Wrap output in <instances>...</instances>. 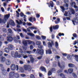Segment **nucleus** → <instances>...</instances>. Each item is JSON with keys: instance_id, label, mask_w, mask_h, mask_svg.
Here are the masks:
<instances>
[{"instance_id": "2f4dec72", "label": "nucleus", "mask_w": 78, "mask_h": 78, "mask_svg": "<svg viewBox=\"0 0 78 78\" xmlns=\"http://www.w3.org/2000/svg\"><path fill=\"white\" fill-rule=\"evenodd\" d=\"M67 58L68 59H69V60H70L71 59H72V56L70 55H68L67 56Z\"/></svg>"}, {"instance_id": "f8f14e48", "label": "nucleus", "mask_w": 78, "mask_h": 78, "mask_svg": "<svg viewBox=\"0 0 78 78\" xmlns=\"http://www.w3.org/2000/svg\"><path fill=\"white\" fill-rule=\"evenodd\" d=\"M8 31H9V32L7 33V35L8 36H11V35L10 34V33H12V30H11V29L9 28L8 29Z\"/></svg>"}, {"instance_id": "6e6d98bb", "label": "nucleus", "mask_w": 78, "mask_h": 78, "mask_svg": "<svg viewBox=\"0 0 78 78\" xmlns=\"http://www.w3.org/2000/svg\"><path fill=\"white\" fill-rule=\"evenodd\" d=\"M38 47L40 49H42V48H43V46L42 45H39L38 46Z\"/></svg>"}, {"instance_id": "49530a36", "label": "nucleus", "mask_w": 78, "mask_h": 78, "mask_svg": "<svg viewBox=\"0 0 78 78\" xmlns=\"http://www.w3.org/2000/svg\"><path fill=\"white\" fill-rule=\"evenodd\" d=\"M59 36L61 37V36H64V33H59L58 34Z\"/></svg>"}, {"instance_id": "7c9ffc66", "label": "nucleus", "mask_w": 78, "mask_h": 78, "mask_svg": "<svg viewBox=\"0 0 78 78\" xmlns=\"http://www.w3.org/2000/svg\"><path fill=\"white\" fill-rule=\"evenodd\" d=\"M36 44L37 45H40L41 44V41H37L36 42Z\"/></svg>"}, {"instance_id": "a19ab883", "label": "nucleus", "mask_w": 78, "mask_h": 78, "mask_svg": "<svg viewBox=\"0 0 78 78\" xmlns=\"http://www.w3.org/2000/svg\"><path fill=\"white\" fill-rule=\"evenodd\" d=\"M58 42L56 41L55 42V47L56 48H58Z\"/></svg>"}, {"instance_id": "052dcab7", "label": "nucleus", "mask_w": 78, "mask_h": 78, "mask_svg": "<svg viewBox=\"0 0 78 78\" xmlns=\"http://www.w3.org/2000/svg\"><path fill=\"white\" fill-rule=\"evenodd\" d=\"M27 53H28V54H31L32 53V52L31 51H27Z\"/></svg>"}, {"instance_id": "e433bc0d", "label": "nucleus", "mask_w": 78, "mask_h": 78, "mask_svg": "<svg viewBox=\"0 0 78 78\" xmlns=\"http://www.w3.org/2000/svg\"><path fill=\"white\" fill-rule=\"evenodd\" d=\"M73 77L74 78H77V76H76V74L75 73H73Z\"/></svg>"}, {"instance_id": "6e6552de", "label": "nucleus", "mask_w": 78, "mask_h": 78, "mask_svg": "<svg viewBox=\"0 0 78 78\" xmlns=\"http://www.w3.org/2000/svg\"><path fill=\"white\" fill-rule=\"evenodd\" d=\"M14 72L13 71L9 73V78H13L14 76Z\"/></svg>"}, {"instance_id": "4c0bfd02", "label": "nucleus", "mask_w": 78, "mask_h": 78, "mask_svg": "<svg viewBox=\"0 0 78 78\" xmlns=\"http://www.w3.org/2000/svg\"><path fill=\"white\" fill-rule=\"evenodd\" d=\"M2 31L3 33H7V30L5 28H4L2 29Z\"/></svg>"}, {"instance_id": "c03bdc74", "label": "nucleus", "mask_w": 78, "mask_h": 78, "mask_svg": "<svg viewBox=\"0 0 78 78\" xmlns=\"http://www.w3.org/2000/svg\"><path fill=\"white\" fill-rule=\"evenodd\" d=\"M50 70L52 72H55L56 71V69L54 68H52Z\"/></svg>"}, {"instance_id": "a878e982", "label": "nucleus", "mask_w": 78, "mask_h": 78, "mask_svg": "<svg viewBox=\"0 0 78 78\" xmlns=\"http://www.w3.org/2000/svg\"><path fill=\"white\" fill-rule=\"evenodd\" d=\"M10 22H11V24L12 25V26H14V25H15V23H14V21H13V20H11L10 21Z\"/></svg>"}, {"instance_id": "412c9836", "label": "nucleus", "mask_w": 78, "mask_h": 78, "mask_svg": "<svg viewBox=\"0 0 78 78\" xmlns=\"http://www.w3.org/2000/svg\"><path fill=\"white\" fill-rule=\"evenodd\" d=\"M75 59L77 62L78 61V55H75L74 56Z\"/></svg>"}, {"instance_id": "8fccbe9b", "label": "nucleus", "mask_w": 78, "mask_h": 78, "mask_svg": "<svg viewBox=\"0 0 78 78\" xmlns=\"http://www.w3.org/2000/svg\"><path fill=\"white\" fill-rule=\"evenodd\" d=\"M60 8H61L62 11H65V8H64V7H63V6H61Z\"/></svg>"}, {"instance_id": "ddd939ff", "label": "nucleus", "mask_w": 78, "mask_h": 78, "mask_svg": "<svg viewBox=\"0 0 78 78\" xmlns=\"http://www.w3.org/2000/svg\"><path fill=\"white\" fill-rule=\"evenodd\" d=\"M52 53V51L51 50V49H49L46 51V54H51Z\"/></svg>"}, {"instance_id": "69168bd1", "label": "nucleus", "mask_w": 78, "mask_h": 78, "mask_svg": "<svg viewBox=\"0 0 78 78\" xmlns=\"http://www.w3.org/2000/svg\"><path fill=\"white\" fill-rule=\"evenodd\" d=\"M24 16V14L21 12L20 13V16L21 17H23Z\"/></svg>"}, {"instance_id": "bf43d9fd", "label": "nucleus", "mask_w": 78, "mask_h": 78, "mask_svg": "<svg viewBox=\"0 0 78 78\" xmlns=\"http://www.w3.org/2000/svg\"><path fill=\"white\" fill-rule=\"evenodd\" d=\"M29 35L30 36H34V34H32L31 33H29Z\"/></svg>"}, {"instance_id": "79ce46f5", "label": "nucleus", "mask_w": 78, "mask_h": 78, "mask_svg": "<svg viewBox=\"0 0 78 78\" xmlns=\"http://www.w3.org/2000/svg\"><path fill=\"white\" fill-rule=\"evenodd\" d=\"M60 58V57L57 56H55V59L56 61H57L58 60V59H59Z\"/></svg>"}, {"instance_id": "dca6fc26", "label": "nucleus", "mask_w": 78, "mask_h": 78, "mask_svg": "<svg viewBox=\"0 0 78 78\" xmlns=\"http://www.w3.org/2000/svg\"><path fill=\"white\" fill-rule=\"evenodd\" d=\"M16 22L18 25H21L23 23V22L20 20H19V22L18 20H16Z\"/></svg>"}, {"instance_id": "774afa93", "label": "nucleus", "mask_w": 78, "mask_h": 78, "mask_svg": "<svg viewBox=\"0 0 78 78\" xmlns=\"http://www.w3.org/2000/svg\"><path fill=\"white\" fill-rule=\"evenodd\" d=\"M50 32H53V27H50Z\"/></svg>"}, {"instance_id": "3c124183", "label": "nucleus", "mask_w": 78, "mask_h": 78, "mask_svg": "<svg viewBox=\"0 0 78 78\" xmlns=\"http://www.w3.org/2000/svg\"><path fill=\"white\" fill-rule=\"evenodd\" d=\"M41 37L43 40H45L46 39V37L44 36H41Z\"/></svg>"}, {"instance_id": "f704fd0d", "label": "nucleus", "mask_w": 78, "mask_h": 78, "mask_svg": "<svg viewBox=\"0 0 78 78\" xmlns=\"http://www.w3.org/2000/svg\"><path fill=\"white\" fill-rule=\"evenodd\" d=\"M50 62V60H49L48 58H47L45 60V62L46 64H49Z\"/></svg>"}, {"instance_id": "5701e85b", "label": "nucleus", "mask_w": 78, "mask_h": 78, "mask_svg": "<svg viewBox=\"0 0 78 78\" xmlns=\"http://www.w3.org/2000/svg\"><path fill=\"white\" fill-rule=\"evenodd\" d=\"M76 5V3L75 2H73L70 3V5L71 6H74V5Z\"/></svg>"}, {"instance_id": "338daca9", "label": "nucleus", "mask_w": 78, "mask_h": 78, "mask_svg": "<svg viewBox=\"0 0 78 78\" xmlns=\"http://www.w3.org/2000/svg\"><path fill=\"white\" fill-rule=\"evenodd\" d=\"M1 9L2 10V12H4V11H5V10L4 9V8H3V7H2L1 8Z\"/></svg>"}, {"instance_id": "ea45409f", "label": "nucleus", "mask_w": 78, "mask_h": 78, "mask_svg": "<svg viewBox=\"0 0 78 78\" xmlns=\"http://www.w3.org/2000/svg\"><path fill=\"white\" fill-rule=\"evenodd\" d=\"M18 56V52H16L14 54V57H17Z\"/></svg>"}, {"instance_id": "bb28decb", "label": "nucleus", "mask_w": 78, "mask_h": 78, "mask_svg": "<svg viewBox=\"0 0 78 78\" xmlns=\"http://www.w3.org/2000/svg\"><path fill=\"white\" fill-rule=\"evenodd\" d=\"M52 75V72L50 70L48 73V76H50V75Z\"/></svg>"}, {"instance_id": "7ed1b4c3", "label": "nucleus", "mask_w": 78, "mask_h": 78, "mask_svg": "<svg viewBox=\"0 0 78 78\" xmlns=\"http://www.w3.org/2000/svg\"><path fill=\"white\" fill-rule=\"evenodd\" d=\"M36 53L38 55H44V50H43V49H37V50Z\"/></svg>"}, {"instance_id": "f03ea898", "label": "nucleus", "mask_w": 78, "mask_h": 78, "mask_svg": "<svg viewBox=\"0 0 78 78\" xmlns=\"http://www.w3.org/2000/svg\"><path fill=\"white\" fill-rule=\"evenodd\" d=\"M75 16L76 18H74V20H72V22L74 25H75V22L76 23H78V13H76L75 14Z\"/></svg>"}, {"instance_id": "f3484780", "label": "nucleus", "mask_w": 78, "mask_h": 78, "mask_svg": "<svg viewBox=\"0 0 78 78\" xmlns=\"http://www.w3.org/2000/svg\"><path fill=\"white\" fill-rule=\"evenodd\" d=\"M68 66L70 68H73L75 67V65L72 63H69L68 64Z\"/></svg>"}, {"instance_id": "473e14b6", "label": "nucleus", "mask_w": 78, "mask_h": 78, "mask_svg": "<svg viewBox=\"0 0 78 78\" xmlns=\"http://www.w3.org/2000/svg\"><path fill=\"white\" fill-rule=\"evenodd\" d=\"M27 41L28 44H32L33 43V42L32 41L29 40H27Z\"/></svg>"}, {"instance_id": "13d9d810", "label": "nucleus", "mask_w": 78, "mask_h": 78, "mask_svg": "<svg viewBox=\"0 0 78 78\" xmlns=\"http://www.w3.org/2000/svg\"><path fill=\"white\" fill-rule=\"evenodd\" d=\"M36 38L37 39H41V37L37 35L36 36Z\"/></svg>"}, {"instance_id": "a211bd4d", "label": "nucleus", "mask_w": 78, "mask_h": 78, "mask_svg": "<svg viewBox=\"0 0 78 78\" xmlns=\"http://www.w3.org/2000/svg\"><path fill=\"white\" fill-rule=\"evenodd\" d=\"M5 63L6 65L8 66L9 65H10L11 64V61H10V60H7L6 61Z\"/></svg>"}, {"instance_id": "4be33fe9", "label": "nucleus", "mask_w": 78, "mask_h": 78, "mask_svg": "<svg viewBox=\"0 0 78 78\" xmlns=\"http://www.w3.org/2000/svg\"><path fill=\"white\" fill-rule=\"evenodd\" d=\"M68 71L69 73H71L73 72V70L72 68H70L68 70Z\"/></svg>"}, {"instance_id": "a18cd8bd", "label": "nucleus", "mask_w": 78, "mask_h": 78, "mask_svg": "<svg viewBox=\"0 0 78 78\" xmlns=\"http://www.w3.org/2000/svg\"><path fill=\"white\" fill-rule=\"evenodd\" d=\"M73 36L74 37L76 38L77 37V35L76 34L74 33L73 34Z\"/></svg>"}, {"instance_id": "680f3d73", "label": "nucleus", "mask_w": 78, "mask_h": 78, "mask_svg": "<svg viewBox=\"0 0 78 78\" xmlns=\"http://www.w3.org/2000/svg\"><path fill=\"white\" fill-rule=\"evenodd\" d=\"M30 50H32V49H33V48H34V47H33V45H31L30 46Z\"/></svg>"}, {"instance_id": "e2e57ef3", "label": "nucleus", "mask_w": 78, "mask_h": 78, "mask_svg": "<svg viewBox=\"0 0 78 78\" xmlns=\"http://www.w3.org/2000/svg\"><path fill=\"white\" fill-rule=\"evenodd\" d=\"M30 78H35L34 77V76L33 74H31L30 76Z\"/></svg>"}, {"instance_id": "864d4df0", "label": "nucleus", "mask_w": 78, "mask_h": 78, "mask_svg": "<svg viewBox=\"0 0 78 78\" xmlns=\"http://www.w3.org/2000/svg\"><path fill=\"white\" fill-rule=\"evenodd\" d=\"M74 8H75V9H76V11H78V6H76V5H75L74 6Z\"/></svg>"}, {"instance_id": "9d476101", "label": "nucleus", "mask_w": 78, "mask_h": 78, "mask_svg": "<svg viewBox=\"0 0 78 78\" xmlns=\"http://www.w3.org/2000/svg\"><path fill=\"white\" fill-rule=\"evenodd\" d=\"M49 4L50 5H48V6H49V8H50V6L51 8H53L54 6V3H53V2L52 1H51L49 2Z\"/></svg>"}, {"instance_id": "2eb2a0df", "label": "nucleus", "mask_w": 78, "mask_h": 78, "mask_svg": "<svg viewBox=\"0 0 78 78\" xmlns=\"http://www.w3.org/2000/svg\"><path fill=\"white\" fill-rule=\"evenodd\" d=\"M59 25H56L55 26H53V30H57L59 28Z\"/></svg>"}, {"instance_id": "aec40b11", "label": "nucleus", "mask_w": 78, "mask_h": 78, "mask_svg": "<svg viewBox=\"0 0 78 78\" xmlns=\"http://www.w3.org/2000/svg\"><path fill=\"white\" fill-rule=\"evenodd\" d=\"M4 50L6 53H9V48H5Z\"/></svg>"}, {"instance_id": "0e129e2a", "label": "nucleus", "mask_w": 78, "mask_h": 78, "mask_svg": "<svg viewBox=\"0 0 78 78\" xmlns=\"http://www.w3.org/2000/svg\"><path fill=\"white\" fill-rule=\"evenodd\" d=\"M42 58V56H40L37 58L38 59H41Z\"/></svg>"}, {"instance_id": "c756f323", "label": "nucleus", "mask_w": 78, "mask_h": 78, "mask_svg": "<svg viewBox=\"0 0 78 78\" xmlns=\"http://www.w3.org/2000/svg\"><path fill=\"white\" fill-rule=\"evenodd\" d=\"M30 59V61L32 63H33L34 62V58L33 57L31 58Z\"/></svg>"}, {"instance_id": "423d86ee", "label": "nucleus", "mask_w": 78, "mask_h": 78, "mask_svg": "<svg viewBox=\"0 0 78 78\" xmlns=\"http://www.w3.org/2000/svg\"><path fill=\"white\" fill-rule=\"evenodd\" d=\"M16 65L14 64H11L10 66V69L12 70H16Z\"/></svg>"}, {"instance_id": "393cba45", "label": "nucleus", "mask_w": 78, "mask_h": 78, "mask_svg": "<svg viewBox=\"0 0 78 78\" xmlns=\"http://www.w3.org/2000/svg\"><path fill=\"white\" fill-rule=\"evenodd\" d=\"M48 47H53L51 43L49 42H48Z\"/></svg>"}, {"instance_id": "de8ad7c7", "label": "nucleus", "mask_w": 78, "mask_h": 78, "mask_svg": "<svg viewBox=\"0 0 78 78\" xmlns=\"http://www.w3.org/2000/svg\"><path fill=\"white\" fill-rule=\"evenodd\" d=\"M26 25H28V26H31L32 25V24L30 23L27 22L26 23Z\"/></svg>"}, {"instance_id": "58836bf2", "label": "nucleus", "mask_w": 78, "mask_h": 78, "mask_svg": "<svg viewBox=\"0 0 78 78\" xmlns=\"http://www.w3.org/2000/svg\"><path fill=\"white\" fill-rule=\"evenodd\" d=\"M70 10L71 11V13L72 14H75V11L72 8H70Z\"/></svg>"}, {"instance_id": "09e8293b", "label": "nucleus", "mask_w": 78, "mask_h": 78, "mask_svg": "<svg viewBox=\"0 0 78 78\" xmlns=\"http://www.w3.org/2000/svg\"><path fill=\"white\" fill-rule=\"evenodd\" d=\"M23 58H24V59H26V58H28V56L26 55H23Z\"/></svg>"}, {"instance_id": "b1692460", "label": "nucleus", "mask_w": 78, "mask_h": 78, "mask_svg": "<svg viewBox=\"0 0 78 78\" xmlns=\"http://www.w3.org/2000/svg\"><path fill=\"white\" fill-rule=\"evenodd\" d=\"M14 76L16 78H18L19 77V75L17 73L14 74Z\"/></svg>"}, {"instance_id": "0eeeda50", "label": "nucleus", "mask_w": 78, "mask_h": 78, "mask_svg": "<svg viewBox=\"0 0 78 78\" xmlns=\"http://www.w3.org/2000/svg\"><path fill=\"white\" fill-rule=\"evenodd\" d=\"M10 16V15L9 14L5 15L4 16V20L5 21V22H6V21H7V20L8 19V18H9V17Z\"/></svg>"}, {"instance_id": "20e7f679", "label": "nucleus", "mask_w": 78, "mask_h": 78, "mask_svg": "<svg viewBox=\"0 0 78 78\" xmlns=\"http://www.w3.org/2000/svg\"><path fill=\"white\" fill-rule=\"evenodd\" d=\"M7 40L8 42H12V41H13V38L11 37H7Z\"/></svg>"}, {"instance_id": "72a5a7b5", "label": "nucleus", "mask_w": 78, "mask_h": 78, "mask_svg": "<svg viewBox=\"0 0 78 78\" xmlns=\"http://www.w3.org/2000/svg\"><path fill=\"white\" fill-rule=\"evenodd\" d=\"M15 54V52L14 51H12L11 52V55L12 56V57H14V54Z\"/></svg>"}, {"instance_id": "4d7b16f0", "label": "nucleus", "mask_w": 78, "mask_h": 78, "mask_svg": "<svg viewBox=\"0 0 78 78\" xmlns=\"http://www.w3.org/2000/svg\"><path fill=\"white\" fill-rule=\"evenodd\" d=\"M33 20V17H30L29 19V20L30 21V22H32V20Z\"/></svg>"}, {"instance_id": "cd10ccee", "label": "nucleus", "mask_w": 78, "mask_h": 78, "mask_svg": "<svg viewBox=\"0 0 78 78\" xmlns=\"http://www.w3.org/2000/svg\"><path fill=\"white\" fill-rule=\"evenodd\" d=\"M29 28H30V30H34H34H36L37 29V28L36 27H29Z\"/></svg>"}, {"instance_id": "603ef678", "label": "nucleus", "mask_w": 78, "mask_h": 78, "mask_svg": "<svg viewBox=\"0 0 78 78\" xmlns=\"http://www.w3.org/2000/svg\"><path fill=\"white\" fill-rule=\"evenodd\" d=\"M20 36H21V37H22V38H23V37H24V36H23V35L22 33H20Z\"/></svg>"}, {"instance_id": "5fc2aeb1", "label": "nucleus", "mask_w": 78, "mask_h": 78, "mask_svg": "<svg viewBox=\"0 0 78 78\" xmlns=\"http://www.w3.org/2000/svg\"><path fill=\"white\" fill-rule=\"evenodd\" d=\"M60 76H61V77H63V76H65V75H64V74L62 73H61L60 74Z\"/></svg>"}, {"instance_id": "4468645a", "label": "nucleus", "mask_w": 78, "mask_h": 78, "mask_svg": "<svg viewBox=\"0 0 78 78\" xmlns=\"http://www.w3.org/2000/svg\"><path fill=\"white\" fill-rule=\"evenodd\" d=\"M8 47L10 50H13L14 46L11 44H9L8 45Z\"/></svg>"}, {"instance_id": "39448f33", "label": "nucleus", "mask_w": 78, "mask_h": 78, "mask_svg": "<svg viewBox=\"0 0 78 78\" xmlns=\"http://www.w3.org/2000/svg\"><path fill=\"white\" fill-rule=\"evenodd\" d=\"M22 42L23 44L25 47H27V45H28L27 40H23L22 41Z\"/></svg>"}, {"instance_id": "c9c22d12", "label": "nucleus", "mask_w": 78, "mask_h": 78, "mask_svg": "<svg viewBox=\"0 0 78 78\" xmlns=\"http://www.w3.org/2000/svg\"><path fill=\"white\" fill-rule=\"evenodd\" d=\"M62 72V69H59L57 71L58 73H61Z\"/></svg>"}, {"instance_id": "6ab92c4d", "label": "nucleus", "mask_w": 78, "mask_h": 78, "mask_svg": "<svg viewBox=\"0 0 78 78\" xmlns=\"http://www.w3.org/2000/svg\"><path fill=\"white\" fill-rule=\"evenodd\" d=\"M6 23V21L4 19H2L0 18V23Z\"/></svg>"}, {"instance_id": "9b49d317", "label": "nucleus", "mask_w": 78, "mask_h": 78, "mask_svg": "<svg viewBox=\"0 0 78 78\" xmlns=\"http://www.w3.org/2000/svg\"><path fill=\"white\" fill-rule=\"evenodd\" d=\"M0 59L1 62H4L6 61V58L3 57H2L0 58Z\"/></svg>"}, {"instance_id": "c85d7f7f", "label": "nucleus", "mask_w": 78, "mask_h": 78, "mask_svg": "<svg viewBox=\"0 0 78 78\" xmlns=\"http://www.w3.org/2000/svg\"><path fill=\"white\" fill-rule=\"evenodd\" d=\"M2 73L4 75H6V73H7V71L6 70H5L4 71H2Z\"/></svg>"}, {"instance_id": "1a4fd4ad", "label": "nucleus", "mask_w": 78, "mask_h": 78, "mask_svg": "<svg viewBox=\"0 0 78 78\" xmlns=\"http://www.w3.org/2000/svg\"><path fill=\"white\" fill-rule=\"evenodd\" d=\"M40 69L42 72H44L45 73L47 72V70H46L45 68L43 66H41L40 68Z\"/></svg>"}, {"instance_id": "37998d69", "label": "nucleus", "mask_w": 78, "mask_h": 78, "mask_svg": "<svg viewBox=\"0 0 78 78\" xmlns=\"http://www.w3.org/2000/svg\"><path fill=\"white\" fill-rule=\"evenodd\" d=\"M0 40L2 41H4V38H3V37L2 36H0Z\"/></svg>"}, {"instance_id": "f257e3e1", "label": "nucleus", "mask_w": 78, "mask_h": 78, "mask_svg": "<svg viewBox=\"0 0 78 78\" xmlns=\"http://www.w3.org/2000/svg\"><path fill=\"white\" fill-rule=\"evenodd\" d=\"M24 68V69H23ZM32 68L31 66L29 65H24L23 66V68L22 67H20L19 68V70L21 73H24L25 70L30 72L31 71Z\"/></svg>"}]
</instances>
